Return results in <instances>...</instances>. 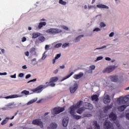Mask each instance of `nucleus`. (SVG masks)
<instances>
[{"label": "nucleus", "instance_id": "1", "mask_svg": "<svg viewBox=\"0 0 129 129\" xmlns=\"http://www.w3.org/2000/svg\"><path fill=\"white\" fill-rule=\"evenodd\" d=\"M129 100V95H127L124 97H120L119 98L117 99V102L119 103H122L121 106H118L117 109L119 111H123L127 106H129V104H126V103Z\"/></svg>", "mask_w": 129, "mask_h": 129}, {"label": "nucleus", "instance_id": "2", "mask_svg": "<svg viewBox=\"0 0 129 129\" xmlns=\"http://www.w3.org/2000/svg\"><path fill=\"white\" fill-rule=\"evenodd\" d=\"M82 101H79L77 103L76 105H74L73 106H71L70 108V114L71 115H74V113H75V109L76 108H79L80 106H81V104H82Z\"/></svg>", "mask_w": 129, "mask_h": 129}, {"label": "nucleus", "instance_id": "3", "mask_svg": "<svg viewBox=\"0 0 129 129\" xmlns=\"http://www.w3.org/2000/svg\"><path fill=\"white\" fill-rule=\"evenodd\" d=\"M46 32L49 34H59V33H62V30L58 28H50L46 30Z\"/></svg>", "mask_w": 129, "mask_h": 129}, {"label": "nucleus", "instance_id": "4", "mask_svg": "<svg viewBox=\"0 0 129 129\" xmlns=\"http://www.w3.org/2000/svg\"><path fill=\"white\" fill-rule=\"evenodd\" d=\"M116 68V67H115V66H108L107 68L105 69L104 70H103L102 72L103 73H111V72L115 70Z\"/></svg>", "mask_w": 129, "mask_h": 129}, {"label": "nucleus", "instance_id": "5", "mask_svg": "<svg viewBox=\"0 0 129 129\" xmlns=\"http://www.w3.org/2000/svg\"><path fill=\"white\" fill-rule=\"evenodd\" d=\"M65 110V108L64 107H55L53 109V112H52V114H59V113H61V112H63Z\"/></svg>", "mask_w": 129, "mask_h": 129}, {"label": "nucleus", "instance_id": "6", "mask_svg": "<svg viewBox=\"0 0 129 129\" xmlns=\"http://www.w3.org/2000/svg\"><path fill=\"white\" fill-rule=\"evenodd\" d=\"M57 80H59V78L57 77H54L50 79V81L48 83V86H51V87H54L56 84H54L55 82H57Z\"/></svg>", "mask_w": 129, "mask_h": 129}, {"label": "nucleus", "instance_id": "7", "mask_svg": "<svg viewBox=\"0 0 129 129\" xmlns=\"http://www.w3.org/2000/svg\"><path fill=\"white\" fill-rule=\"evenodd\" d=\"M104 128L105 129H114V127L112 125V123L106 120H105L104 123Z\"/></svg>", "mask_w": 129, "mask_h": 129}, {"label": "nucleus", "instance_id": "8", "mask_svg": "<svg viewBox=\"0 0 129 129\" xmlns=\"http://www.w3.org/2000/svg\"><path fill=\"white\" fill-rule=\"evenodd\" d=\"M32 124H34L35 125H39L40 126V127H41V128L44 127V124L40 119H35L33 120L32 121Z\"/></svg>", "mask_w": 129, "mask_h": 129}, {"label": "nucleus", "instance_id": "9", "mask_svg": "<svg viewBox=\"0 0 129 129\" xmlns=\"http://www.w3.org/2000/svg\"><path fill=\"white\" fill-rule=\"evenodd\" d=\"M45 87L44 85H40L36 88L31 90V91L34 92L35 93H41L43 91V89Z\"/></svg>", "mask_w": 129, "mask_h": 129}, {"label": "nucleus", "instance_id": "10", "mask_svg": "<svg viewBox=\"0 0 129 129\" xmlns=\"http://www.w3.org/2000/svg\"><path fill=\"white\" fill-rule=\"evenodd\" d=\"M77 89H78V84L77 83H75L73 86L70 87L71 93H75Z\"/></svg>", "mask_w": 129, "mask_h": 129}, {"label": "nucleus", "instance_id": "11", "mask_svg": "<svg viewBox=\"0 0 129 129\" xmlns=\"http://www.w3.org/2000/svg\"><path fill=\"white\" fill-rule=\"evenodd\" d=\"M68 122H69V118L68 117H66L62 119V125L63 126L66 127L68 125Z\"/></svg>", "mask_w": 129, "mask_h": 129}, {"label": "nucleus", "instance_id": "12", "mask_svg": "<svg viewBox=\"0 0 129 129\" xmlns=\"http://www.w3.org/2000/svg\"><path fill=\"white\" fill-rule=\"evenodd\" d=\"M103 102L105 104H107L110 102V98H109V96L108 95L105 96L104 98L103 99Z\"/></svg>", "mask_w": 129, "mask_h": 129}, {"label": "nucleus", "instance_id": "13", "mask_svg": "<svg viewBox=\"0 0 129 129\" xmlns=\"http://www.w3.org/2000/svg\"><path fill=\"white\" fill-rule=\"evenodd\" d=\"M58 125L57 123L54 122H52L49 126H48L47 129H56Z\"/></svg>", "mask_w": 129, "mask_h": 129}, {"label": "nucleus", "instance_id": "14", "mask_svg": "<svg viewBox=\"0 0 129 129\" xmlns=\"http://www.w3.org/2000/svg\"><path fill=\"white\" fill-rule=\"evenodd\" d=\"M109 118H111L112 120H113V121L116 120V115H115V114H114L113 112H111L110 113V114L109 115Z\"/></svg>", "mask_w": 129, "mask_h": 129}, {"label": "nucleus", "instance_id": "15", "mask_svg": "<svg viewBox=\"0 0 129 129\" xmlns=\"http://www.w3.org/2000/svg\"><path fill=\"white\" fill-rule=\"evenodd\" d=\"M110 80L113 82H117L118 80L117 78V76H112L110 77Z\"/></svg>", "mask_w": 129, "mask_h": 129}, {"label": "nucleus", "instance_id": "16", "mask_svg": "<svg viewBox=\"0 0 129 129\" xmlns=\"http://www.w3.org/2000/svg\"><path fill=\"white\" fill-rule=\"evenodd\" d=\"M83 77V74L80 73L78 75H75L73 77L74 79L77 80V79H80V78H81V77Z\"/></svg>", "mask_w": 129, "mask_h": 129}, {"label": "nucleus", "instance_id": "17", "mask_svg": "<svg viewBox=\"0 0 129 129\" xmlns=\"http://www.w3.org/2000/svg\"><path fill=\"white\" fill-rule=\"evenodd\" d=\"M85 110V108L84 107H82L81 108H79V109L77 110V112L79 114H82V113Z\"/></svg>", "mask_w": 129, "mask_h": 129}, {"label": "nucleus", "instance_id": "18", "mask_svg": "<svg viewBox=\"0 0 129 129\" xmlns=\"http://www.w3.org/2000/svg\"><path fill=\"white\" fill-rule=\"evenodd\" d=\"M9 119H10V118L6 117L4 120H3L1 122V124H2V125H5V124H7V123H8L9 121Z\"/></svg>", "mask_w": 129, "mask_h": 129}, {"label": "nucleus", "instance_id": "19", "mask_svg": "<svg viewBox=\"0 0 129 129\" xmlns=\"http://www.w3.org/2000/svg\"><path fill=\"white\" fill-rule=\"evenodd\" d=\"M97 8H101V9H109V8L104 5H102V4H99L97 5Z\"/></svg>", "mask_w": 129, "mask_h": 129}, {"label": "nucleus", "instance_id": "20", "mask_svg": "<svg viewBox=\"0 0 129 129\" xmlns=\"http://www.w3.org/2000/svg\"><path fill=\"white\" fill-rule=\"evenodd\" d=\"M93 125L95 126V129H100V126L97 123V121H94Z\"/></svg>", "mask_w": 129, "mask_h": 129}, {"label": "nucleus", "instance_id": "21", "mask_svg": "<svg viewBox=\"0 0 129 129\" xmlns=\"http://www.w3.org/2000/svg\"><path fill=\"white\" fill-rule=\"evenodd\" d=\"M41 36V33H33L32 34V38L33 39H36L38 38V37H40Z\"/></svg>", "mask_w": 129, "mask_h": 129}, {"label": "nucleus", "instance_id": "22", "mask_svg": "<svg viewBox=\"0 0 129 129\" xmlns=\"http://www.w3.org/2000/svg\"><path fill=\"white\" fill-rule=\"evenodd\" d=\"M74 74V72H72L70 75H68V76H66L65 77H64L61 80V81H64V80H66V79H68V78H69V77H71V76H72Z\"/></svg>", "mask_w": 129, "mask_h": 129}, {"label": "nucleus", "instance_id": "23", "mask_svg": "<svg viewBox=\"0 0 129 129\" xmlns=\"http://www.w3.org/2000/svg\"><path fill=\"white\" fill-rule=\"evenodd\" d=\"M46 22H41L39 23L38 24V29H42V28H43V26H45L46 25Z\"/></svg>", "mask_w": 129, "mask_h": 129}, {"label": "nucleus", "instance_id": "24", "mask_svg": "<svg viewBox=\"0 0 129 129\" xmlns=\"http://www.w3.org/2000/svg\"><path fill=\"white\" fill-rule=\"evenodd\" d=\"M17 97H19V96L18 95H12L11 96H9L5 97L6 99H9L10 98H17Z\"/></svg>", "mask_w": 129, "mask_h": 129}, {"label": "nucleus", "instance_id": "25", "mask_svg": "<svg viewBox=\"0 0 129 129\" xmlns=\"http://www.w3.org/2000/svg\"><path fill=\"white\" fill-rule=\"evenodd\" d=\"M92 100H94L95 101H98V96L97 95H94L91 96Z\"/></svg>", "mask_w": 129, "mask_h": 129}, {"label": "nucleus", "instance_id": "26", "mask_svg": "<svg viewBox=\"0 0 129 129\" xmlns=\"http://www.w3.org/2000/svg\"><path fill=\"white\" fill-rule=\"evenodd\" d=\"M83 37H84V35H80L79 36H78L75 39V43H77V42H79L80 39H81L82 38H83Z\"/></svg>", "mask_w": 129, "mask_h": 129}, {"label": "nucleus", "instance_id": "27", "mask_svg": "<svg viewBox=\"0 0 129 129\" xmlns=\"http://www.w3.org/2000/svg\"><path fill=\"white\" fill-rule=\"evenodd\" d=\"M12 105H13L12 103L8 104L7 105H6L5 109L7 110L11 109V108H13V107H12Z\"/></svg>", "mask_w": 129, "mask_h": 129}, {"label": "nucleus", "instance_id": "28", "mask_svg": "<svg viewBox=\"0 0 129 129\" xmlns=\"http://www.w3.org/2000/svg\"><path fill=\"white\" fill-rule=\"evenodd\" d=\"M22 94H25V95H28V94H30V92L29 91H27V90H23L22 92H21Z\"/></svg>", "mask_w": 129, "mask_h": 129}, {"label": "nucleus", "instance_id": "29", "mask_svg": "<svg viewBox=\"0 0 129 129\" xmlns=\"http://www.w3.org/2000/svg\"><path fill=\"white\" fill-rule=\"evenodd\" d=\"M35 99H33L30 100L29 102L27 103V105H31V104H32V103H34V102H36Z\"/></svg>", "mask_w": 129, "mask_h": 129}, {"label": "nucleus", "instance_id": "30", "mask_svg": "<svg viewBox=\"0 0 129 129\" xmlns=\"http://www.w3.org/2000/svg\"><path fill=\"white\" fill-rule=\"evenodd\" d=\"M74 118H75V119H80L81 118V116L77 115H73Z\"/></svg>", "mask_w": 129, "mask_h": 129}, {"label": "nucleus", "instance_id": "31", "mask_svg": "<svg viewBox=\"0 0 129 129\" xmlns=\"http://www.w3.org/2000/svg\"><path fill=\"white\" fill-rule=\"evenodd\" d=\"M59 3L60 5H62V6H65L67 4V3L63 1V0H59Z\"/></svg>", "mask_w": 129, "mask_h": 129}, {"label": "nucleus", "instance_id": "32", "mask_svg": "<svg viewBox=\"0 0 129 129\" xmlns=\"http://www.w3.org/2000/svg\"><path fill=\"white\" fill-rule=\"evenodd\" d=\"M38 40L40 41V42H44V41H45V37L44 36H40L38 38Z\"/></svg>", "mask_w": 129, "mask_h": 129}, {"label": "nucleus", "instance_id": "33", "mask_svg": "<svg viewBox=\"0 0 129 129\" xmlns=\"http://www.w3.org/2000/svg\"><path fill=\"white\" fill-rule=\"evenodd\" d=\"M112 108V106L111 105L107 106L105 107V110H106V111H107L108 109H110V108Z\"/></svg>", "mask_w": 129, "mask_h": 129}, {"label": "nucleus", "instance_id": "34", "mask_svg": "<svg viewBox=\"0 0 129 129\" xmlns=\"http://www.w3.org/2000/svg\"><path fill=\"white\" fill-rule=\"evenodd\" d=\"M100 28H104V27H106V25L104 24L103 22H101L100 24Z\"/></svg>", "mask_w": 129, "mask_h": 129}, {"label": "nucleus", "instance_id": "35", "mask_svg": "<svg viewBox=\"0 0 129 129\" xmlns=\"http://www.w3.org/2000/svg\"><path fill=\"white\" fill-rule=\"evenodd\" d=\"M106 48V46L103 45V46H102V47H97V48H96V49H95V50H100V49H103V48Z\"/></svg>", "mask_w": 129, "mask_h": 129}, {"label": "nucleus", "instance_id": "36", "mask_svg": "<svg viewBox=\"0 0 129 129\" xmlns=\"http://www.w3.org/2000/svg\"><path fill=\"white\" fill-rule=\"evenodd\" d=\"M62 46V43H58V44H56L54 47L55 48H60V47H61Z\"/></svg>", "mask_w": 129, "mask_h": 129}, {"label": "nucleus", "instance_id": "37", "mask_svg": "<svg viewBox=\"0 0 129 129\" xmlns=\"http://www.w3.org/2000/svg\"><path fill=\"white\" fill-rule=\"evenodd\" d=\"M69 46V43H64L62 44V48H66V47H68Z\"/></svg>", "mask_w": 129, "mask_h": 129}, {"label": "nucleus", "instance_id": "38", "mask_svg": "<svg viewBox=\"0 0 129 129\" xmlns=\"http://www.w3.org/2000/svg\"><path fill=\"white\" fill-rule=\"evenodd\" d=\"M61 28L62 29H63L64 30H66V31H68V30H69V28L68 27H67V26H62Z\"/></svg>", "mask_w": 129, "mask_h": 129}, {"label": "nucleus", "instance_id": "39", "mask_svg": "<svg viewBox=\"0 0 129 129\" xmlns=\"http://www.w3.org/2000/svg\"><path fill=\"white\" fill-rule=\"evenodd\" d=\"M35 51H36V48H35L34 47H32L30 49L31 53H34V52H35Z\"/></svg>", "mask_w": 129, "mask_h": 129}, {"label": "nucleus", "instance_id": "40", "mask_svg": "<svg viewBox=\"0 0 129 129\" xmlns=\"http://www.w3.org/2000/svg\"><path fill=\"white\" fill-rule=\"evenodd\" d=\"M115 124L118 127L120 126V124H119V122L118 121H116Z\"/></svg>", "mask_w": 129, "mask_h": 129}, {"label": "nucleus", "instance_id": "41", "mask_svg": "<svg viewBox=\"0 0 129 129\" xmlns=\"http://www.w3.org/2000/svg\"><path fill=\"white\" fill-rule=\"evenodd\" d=\"M103 58V57L102 56H98V57H97L96 61H99V60H102Z\"/></svg>", "mask_w": 129, "mask_h": 129}, {"label": "nucleus", "instance_id": "42", "mask_svg": "<svg viewBox=\"0 0 129 129\" xmlns=\"http://www.w3.org/2000/svg\"><path fill=\"white\" fill-rule=\"evenodd\" d=\"M35 81H37V79H34L33 80H31L29 81L27 83H30V82H35Z\"/></svg>", "mask_w": 129, "mask_h": 129}, {"label": "nucleus", "instance_id": "43", "mask_svg": "<svg viewBox=\"0 0 129 129\" xmlns=\"http://www.w3.org/2000/svg\"><path fill=\"white\" fill-rule=\"evenodd\" d=\"M60 57H61V54H57L56 55V56L55 57V59H56L57 60V59H59V58H60Z\"/></svg>", "mask_w": 129, "mask_h": 129}, {"label": "nucleus", "instance_id": "44", "mask_svg": "<svg viewBox=\"0 0 129 129\" xmlns=\"http://www.w3.org/2000/svg\"><path fill=\"white\" fill-rule=\"evenodd\" d=\"M90 69H91V70H94V69H95V66L94 65L91 66L90 67Z\"/></svg>", "mask_w": 129, "mask_h": 129}, {"label": "nucleus", "instance_id": "45", "mask_svg": "<svg viewBox=\"0 0 129 129\" xmlns=\"http://www.w3.org/2000/svg\"><path fill=\"white\" fill-rule=\"evenodd\" d=\"M99 31H100V29L99 28H96L93 30L94 32H99Z\"/></svg>", "mask_w": 129, "mask_h": 129}, {"label": "nucleus", "instance_id": "46", "mask_svg": "<svg viewBox=\"0 0 129 129\" xmlns=\"http://www.w3.org/2000/svg\"><path fill=\"white\" fill-rule=\"evenodd\" d=\"M46 57H47V55L45 54V52H44L42 57V60L45 59L46 58Z\"/></svg>", "mask_w": 129, "mask_h": 129}, {"label": "nucleus", "instance_id": "47", "mask_svg": "<svg viewBox=\"0 0 129 129\" xmlns=\"http://www.w3.org/2000/svg\"><path fill=\"white\" fill-rule=\"evenodd\" d=\"M27 41V38L25 37H23L22 38V42H26Z\"/></svg>", "mask_w": 129, "mask_h": 129}, {"label": "nucleus", "instance_id": "48", "mask_svg": "<svg viewBox=\"0 0 129 129\" xmlns=\"http://www.w3.org/2000/svg\"><path fill=\"white\" fill-rule=\"evenodd\" d=\"M30 77H31V74H28L26 76L25 78H26V79H29V78H30Z\"/></svg>", "mask_w": 129, "mask_h": 129}, {"label": "nucleus", "instance_id": "49", "mask_svg": "<svg viewBox=\"0 0 129 129\" xmlns=\"http://www.w3.org/2000/svg\"><path fill=\"white\" fill-rule=\"evenodd\" d=\"M50 46L49 45H46L45 47V50H49Z\"/></svg>", "mask_w": 129, "mask_h": 129}, {"label": "nucleus", "instance_id": "50", "mask_svg": "<svg viewBox=\"0 0 129 129\" xmlns=\"http://www.w3.org/2000/svg\"><path fill=\"white\" fill-rule=\"evenodd\" d=\"M105 60H106V61H111V58L108 57H105Z\"/></svg>", "mask_w": 129, "mask_h": 129}, {"label": "nucleus", "instance_id": "51", "mask_svg": "<svg viewBox=\"0 0 129 129\" xmlns=\"http://www.w3.org/2000/svg\"><path fill=\"white\" fill-rule=\"evenodd\" d=\"M125 117H126V119L129 120V113L126 114Z\"/></svg>", "mask_w": 129, "mask_h": 129}, {"label": "nucleus", "instance_id": "52", "mask_svg": "<svg viewBox=\"0 0 129 129\" xmlns=\"http://www.w3.org/2000/svg\"><path fill=\"white\" fill-rule=\"evenodd\" d=\"M17 76V74H15L14 75L11 76V78H16Z\"/></svg>", "mask_w": 129, "mask_h": 129}, {"label": "nucleus", "instance_id": "53", "mask_svg": "<svg viewBox=\"0 0 129 129\" xmlns=\"http://www.w3.org/2000/svg\"><path fill=\"white\" fill-rule=\"evenodd\" d=\"M7 73L5 72V73H0V75L3 76V75H7Z\"/></svg>", "mask_w": 129, "mask_h": 129}, {"label": "nucleus", "instance_id": "54", "mask_svg": "<svg viewBox=\"0 0 129 129\" xmlns=\"http://www.w3.org/2000/svg\"><path fill=\"white\" fill-rule=\"evenodd\" d=\"M19 77H24V74H23V73L19 74Z\"/></svg>", "mask_w": 129, "mask_h": 129}, {"label": "nucleus", "instance_id": "55", "mask_svg": "<svg viewBox=\"0 0 129 129\" xmlns=\"http://www.w3.org/2000/svg\"><path fill=\"white\" fill-rule=\"evenodd\" d=\"M113 35H114V33L111 32V33L109 34V37H113Z\"/></svg>", "mask_w": 129, "mask_h": 129}, {"label": "nucleus", "instance_id": "56", "mask_svg": "<svg viewBox=\"0 0 129 129\" xmlns=\"http://www.w3.org/2000/svg\"><path fill=\"white\" fill-rule=\"evenodd\" d=\"M59 71L58 70H55L54 72H53V73L54 74H57V73H58V72Z\"/></svg>", "mask_w": 129, "mask_h": 129}, {"label": "nucleus", "instance_id": "57", "mask_svg": "<svg viewBox=\"0 0 129 129\" xmlns=\"http://www.w3.org/2000/svg\"><path fill=\"white\" fill-rule=\"evenodd\" d=\"M59 68H60V69H64V68H65V66L64 65H62L61 66H60Z\"/></svg>", "mask_w": 129, "mask_h": 129}, {"label": "nucleus", "instance_id": "58", "mask_svg": "<svg viewBox=\"0 0 129 129\" xmlns=\"http://www.w3.org/2000/svg\"><path fill=\"white\" fill-rule=\"evenodd\" d=\"M22 68H23V69H27V68H28L27 67V66L24 65L22 67Z\"/></svg>", "mask_w": 129, "mask_h": 129}, {"label": "nucleus", "instance_id": "59", "mask_svg": "<svg viewBox=\"0 0 129 129\" xmlns=\"http://www.w3.org/2000/svg\"><path fill=\"white\" fill-rule=\"evenodd\" d=\"M56 60H57V59H55V58L52 60V63H53V64H54L55 62H56Z\"/></svg>", "mask_w": 129, "mask_h": 129}, {"label": "nucleus", "instance_id": "60", "mask_svg": "<svg viewBox=\"0 0 129 129\" xmlns=\"http://www.w3.org/2000/svg\"><path fill=\"white\" fill-rule=\"evenodd\" d=\"M25 55H26V56H29V51H27V52L25 53Z\"/></svg>", "mask_w": 129, "mask_h": 129}, {"label": "nucleus", "instance_id": "61", "mask_svg": "<svg viewBox=\"0 0 129 129\" xmlns=\"http://www.w3.org/2000/svg\"><path fill=\"white\" fill-rule=\"evenodd\" d=\"M49 113V112H46V113H45V114H44V116H47V115H48V114Z\"/></svg>", "mask_w": 129, "mask_h": 129}, {"label": "nucleus", "instance_id": "62", "mask_svg": "<svg viewBox=\"0 0 129 129\" xmlns=\"http://www.w3.org/2000/svg\"><path fill=\"white\" fill-rule=\"evenodd\" d=\"M1 51H2V53H3V54L5 53V49H2L1 50Z\"/></svg>", "mask_w": 129, "mask_h": 129}, {"label": "nucleus", "instance_id": "63", "mask_svg": "<svg viewBox=\"0 0 129 129\" xmlns=\"http://www.w3.org/2000/svg\"><path fill=\"white\" fill-rule=\"evenodd\" d=\"M36 60H37V59H36V58H33V59H32L31 61H32V62H34V61H36Z\"/></svg>", "mask_w": 129, "mask_h": 129}, {"label": "nucleus", "instance_id": "64", "mask_svg": "<svg viewBox=\"0 0 129 129\" xmlns=\"http://www.w3.org/2000/svg\"><path fill=\"white\" fill-rule=\"evenodd\" d=\"M125 90H129V87L126 88L125 89Z\"/></svg>", "mask_w": 129, "mask_h": 129}]
</instances>
